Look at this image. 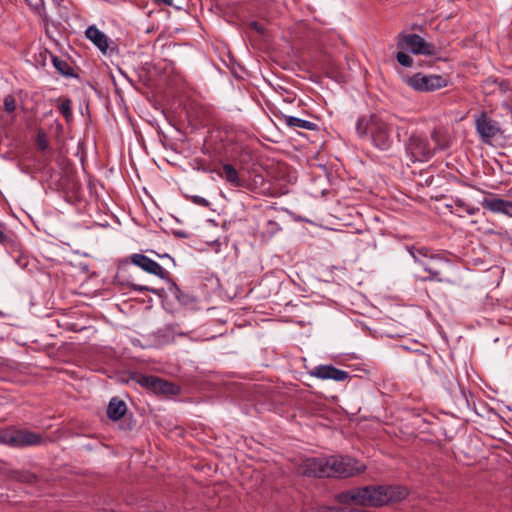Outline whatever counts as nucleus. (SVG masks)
I'll return each instance as SVG.
<instances>
[{"instance_id": "22", "label": "nucleus", "mask_w": 512, "mask_h": 512, "mask_svg": "<svg viewBox=\"0 0 512 512\" xmlns=\"http://www.w3.org/2000/svg\"><path fill=\"white\" fill-rule=\"evenodd\" d=\"M455 206L457 209L454 213H457L458 216H462L461 212H465L468 215H474L476 213V210L474 207H471L469 205H466L462 200H456Z\"/></svg>"}, {"instance_id": "25", "label": "nucleus", "mask_w": 512, "mask_h": 512, "mask_svg": "<svg viewBox=\"0 0 512 512\" xmlns=\"http://www.w3.org/2000/svg\"><path fill=\"white\" fill-rule=\"evenodd\" d=\"M397 61L405 67H411L413 64V59L411 56L406 54L403 50L399 51L396 55Z\"/></svg>"}, {"instance_id": "24", "label": "nucleus", "mask_w": 512, "mask_h": 512, "mask_svg": "<svg viewBox=\"0 0 512 512\" xmlns=\"http://www.w3.org/2000/svg\"><path fill=\"white\" fill-rule=\"evenodd\" d=\"M15 478L24 483H34L37 479L36 475L27 471H19L15 473Z\"/></svg>"}, {"instance_id": "17", "label": "nucleus", "mask_w": 512, "mask_h": 512, "mask_svg": "<svg viewBox=\"0 0 512 512\" xmlns=\"http://www.w3.org/2000/svg\"><path fill=\"white\" fill-rule=\"evenodd\" d=\"M281 121L290 128H299L304 130L317 129V125L315 123L294 116L282 115Z\"/></svg>"}, {"instance_id": "11", "label": "nucleus", "mask_w": 512, "mask_h": 512, "mask_svg": "<svg viewBox=\"0 0 512 512\" xmlns=\"http://www.w3.org/2000/svg\"><path fill=\"white\" fill-rule=\"evenodd\" d=\"M328 464V457L307 458L300 465L299 472L310 477H327L326 468Z\"/></svg>"}, {"instance_id": "10", "label": "nucleus", "mask_w": 512, "mask_h": 512, "mask_svg": "<svg viewBox=\"0 0 512 512\" xmlns=\"http://www.w3.org/2000/svg\"><path fill=\"white\" fill-rule=\"evenodd\" d=\"M43 442V437L40 434L31 432L26 429L10 428L9 446L11 447H28L38 446Z\"/></svg>"}, {"instance_id": "9", "label": "nucleus", "mask_w": 512, "mask_h": 512, "mask_svg": "<svg viewBox=\"0 0 512 512\" xmlns=\"http://www.w3.org/2000/svg\"><path fill=\"white\" fill-rule=\"evenodd\" d=\"M138 383L156 394L175 395L179 392L178 386L153 375H140Z\"/></svg>"}, {"instance_id": "14", "label": "nucleus", "mask_w": 512, "mask_h": 512, "mask_svg": "<svg viewBox=\"0 0 512 512\" xmlns=\"http://www.w3.org/2000/svg\"><path fill=\"white\" fill-rule=\"evenodd\" d=\"M131 261L145 272L158 276L162 279L167 275V272L161 265L143 254H133L131 256Z\"/></svg>"}, {"instance_id": "19", "label": "nucleus", "mask_w": 512, "mask_h": 512, "mask_svg": "<svg viewBox=\"0 0 512 512\" xmlns=\"http://www.w3.org/2000/svg\"><path fill=\"white\" fill-rule=\"evenodd\" d=\"M431 139L434 142V152L436 150H445L450 146L449 139L446 133L440 129H434L431 132Z\"/></svg>"}, {"instance_id": "20", "label": "nucleus", "mask_w": 512, "mask_h": 512, "mask_svg": "<svg viewBox=\"0 0 512 512\" xmlns=\"http://www.w3.org/2000/svg\"><path fill=\"white\" fill-rule=\"evenodd\" d=\"M52 63L54 68L63 76H73V69L65 59L52 55Z\"/></svg>"}, {"instance_id": "5", "label": "nucleus", "mask_w": 512, "mask_h": 512, "mask_svg": "<svg viewBox=\"0 0 512 512\" xmlns=\"http://www.w3.org/2000/svg\"><path fill=\"white\" fill-rule=\"evenodd\" d=\"M409 87L417 92H433L448 85V79L442 75L416 73L406 79Z\"/></svg>"}, {"instance_id": "3", "label": "nucleus", "mask_w": 512, "mask_h": 512, "mask_svg": "<svg viewBox=\"0 0 512 512\" xmlns=\"http://www.w3.org/2000/svg\"><path fill=\"white\" fill-rule=\"evenodd\" d=\"M326 468L327 477H351L362 473L365 465L348 456H329Z\"/></svg>"}, {"instance_id": "23", "label": "nucleus", "mask_w": 512, "mask_h": 512, "mask_svg": "<svg viewBox=\"0 0 512 512\" xmlns=\"http://www.w3.org/2000/svg\"><path fill=\"white\" fill-rule=\"evenodd\" d=\"M60 113L68 119L72 115V101L68 98H65L61 101L59 105Z\"/></svg>"}, {"instance_id": "15", "label": "nucleus", "mask_w": 512, "mask_h": 512, "mask_svg": "<svg viewBox=\"0 0 512 512\" xmlns=\"http://www.w3.org/2000/svg\"><path fill=\"white\" fill-rule=\"evenodd\" d=\"M214 171L232 187H244L245 181L239 176L238 171L233 165L224 163L221 169Z\"/></svg>"}, {"instance_id": "12", "label": "nucleus", "mask_w": 512, "mask_h": 512, "mask_svg": "<svg viewBox=\"0 0 512 512\" xmlns=\"http://www.w3.org/2000/svg\"><path fill=\"white\" fill-rule=\"evenodd\" d=\"M85 37L91 41L104 55L112 54L114 48L110 47L111 41L107 35L95 25L89 26L85 31Z\"/></svg>"}, {"instance_id": "28", "label": "nucleus", "mask_w": 512, "mask_h": 512, "mask_svg": "<svg viewBox=\"0 0 512 512\" xmlns=\"http://www.w3.org/2000/svg\"><path fill=\"white\" fill-rule=\"evenodd\" d=\"M313 512H348V509L347 508L340 509V508H336V507L322 506V507L317 508Z\"/></svg>"}, {"instance_id": "30", "label": "nucleus", "mask_w": 512, "mask_h": 512, "mask_svg": "<svg viewBox=\"0 0 512 512\" xmlns=\"http://www.w3.org/2000/svg\"><path fill=\"white\" fill-rule=\"evenodd\" d=\"M131 288L134 290V291H138V292H144V291H150V292H155L154 289L148 287V286H144V285H139V284H134L132 283L131 284Z\"/></svg>"}, {"instance_id": "16", "label": "nucleus", "mask_w": 512, "mask_h": 512, "mask_svg": "<svg viewBox=\"0 0 512 512\" xmlns=\"http://www.w3.org/2000/svg\"><path fill=\"white\" fill-rule=\"evenodd\" d=\"M483 206L496 213L508 214L512 210V202L500 198H487L484 200Z\"/></svg>"}, {"instance_id": "21", "label": "nucleus", "mask_w": 512, "mask_h": 512, "mask_svg": "<svg viewBox=\"0 0 512 512\" xmlns=\"http://www.w3.org/2000/svg\"><path fill=\"white\" fill-rule=\"evenodd\" d=\"M16 108H17V102H16L15 97L13 95H7L4 98V103H3L4 111L7 114L12 115L15 112Z\"/></svg>"}, {"instance_id": "33", "label": "nucleus", "mask_w": 512, "mask_h": 512, "mask_svg": "<svg viewBox=\"0 0 512 512\" xmlns=\"http://www.w3.org/2000/svg\"><path fill=\"white\" fill-rule=\"evenodd\" d=\"M40 147H41L42 149H45L46 145H45L44 143H40Z\"/></svg>"}, {"instance_id": "7", "label": "nucleus", "mask_w": 512, "mask_h": 512, "mask_svg": "<svg viewBox=\"0 0 512 512\" xmlns=\"http://www.w3.org/2000/svg\"><path fill=\"white\" fill-rule=\"evenodd\" d=\"M406 150L413 161H428L434 155V149L428 138L422 134H412L409 137Z\"/></svg>"}, {"instance_id": "8", "label": "nucleus", "mask_w": 512, "mask_h": 512, "mask_svg": "<svg viewBox=\"0 0 512 512\" xmlns=\"http://www.w3.org/2000/svg\"><path fill=\"white\" fill-rule=\"evenodd\" d=\"M476 131L485 144H492V141L501 134V127L498 121L490 118L482 112L475 121Z\"/></svg>"}, {"instance_id": "26", "label": "nucleus", "mask_w": 512, "mask_h": 512, "mask_svg": "<svg viewBox=\"0 0 512 512\" xmlns=\"http://www.w3.org/2000/svg\"><path fill=\"white\" fill-rule=\"evenodd\" d=\"M5 226L0 223V244L3 246L8 245L12 240L11 236L4 232Z\"/></svg>"}, {"instance_id": "1", "label": "nucleus", "mask_w": 512, "mask_h": 512, "mask_svg": "<svg viewBox=\"0 0 512 512\" xmlns=\"http://www.w3.org/2000/svg\"><path fill=\"white\" fill-rule=\"evenodd\" d=\"M408 496V490L401 485L365 486L344 491L336 496L341 504L379 507L397 503Z\"/></svg>"}, {"instance_id": "27", "label": "nucleus", "mask_w": 512, "mask_h": 512, "mask_svg": "<svg viewBox=\"0 0 512 512\" xmlns=\"http://www.w3.org/2000/svg\"><path fill=\"white\" fill-rule=\"evenodd\" d=\"M10 428L0 429V444L9 445Z\"/></svg>"}, {"instance_id": "4", "label": "nucleus", "mask_w": 512, "mask_h": 512, "mask_svg": "<svg viewBox=\"0 0 512 512\" xmlns=\"http://www.w3.org/2000/svg\"><path fill=\"white\" fill-rule=\"evenodd\" d=\"M409 253L429 273L428 277L422 279L423 281L449 282L442 277L441 270L437 267V264L442 262L439 256L429 255V250L425 247H410Z\"/></svg>"}, {"instance_id": "31", "label": "nucleus", "mask_w": 512, "mask_h": 512, "mask_svg": "<svg viewBox=\"0 0 512 512\" xmlns=\"http://www.w3.org/2000/svg\"><path fill=\"white\" fill-rule=\"evenodd\" d=\"M158 6H173V0H152Z\"/></svg>"}, {"instance_id": "13", "label": "nucleus", "mask_w": 512, "mask_h": 512, "mask_svg": "<svg viewBox=\"0 0 512 512\" xmlns=\"http://www.w3.org/2000/svg\"><path fill=\"white\" fill-rule=\"evenodd\" d=\"M310 374L322 380L329 379L337 382H344L349 378L348 372L340 370L332 365H319L315 367Z\"/></svg>"}, {"instance_id": "2", "label": "nucleus", "mask_w": 512, "mask_h": 512, "mask_svg": "<svg viewBox=\"0 0 512 512\" xmlns=\"http://www.w3.org/2000/svg\"><path fill=\"white\" fill-rule=\"evenodd\" d=\"M355 130L360 139L370 141L381 151H387L393 145L391 125L377 114L360 117L356 122Z\"/></svg>"}, {"instance_id": "29", "label": "nucleus", "mask_w": 512, "mask_h": 512, "mask_svg": "<svg viewBox=\"0 0 512 512\" xmlns=\"http://www.w3.org/2000/svg\"><path fill=\"white\" fill-rule=\"evenodd\" d=\"M192 201L202 207H208L210 205L209 201L201 196H193Z\"/></svg>"}, {"instance_id": "6", "label": "nucleus", "mask_w": 512, "mask_h": 512, "mask_svg": "<svg viewBox=\"0 0 512 512\" xmlns=\"http://www.w3.org/2000/svg\"><path fill=\"white\" fill-rule=\"evenodd\" d=\"M397 47L400 50H407L414 54L434 56L437 54V47L424 40L418 34H400L397 40Z\"/></svg>"}, {"instance_id": "32", "label": "nucleus", "mask_w": 512, "mask_h": 512, "mask_svg": "<svg viewBox=\"0 0 512 512\" xmlns=\"http://www.w3.org/2000/svg\"><path fill=\"white\" fill-rule=\"evenodd\" d=\"M252 27H253L254 29H256V30H259V29H260L259 24H258V23H256V22H253V23H252Z\"/></svg>"}, {"instance_id": "18", "label": "nucleus", "mask_w": 512, "mask_h": 512, "mask_svg": "<svg viewBox=\"0 0 512 512\" xmlns=\"http://www.w3.org/2000/svg\"><path fill=\"white\" fill-rule=\"evenodd\" d=\"M126 404L124 401L114 397L110 400L107 408V416L112 420H119L126 412Z\"/></svg>"}]
</instances>
